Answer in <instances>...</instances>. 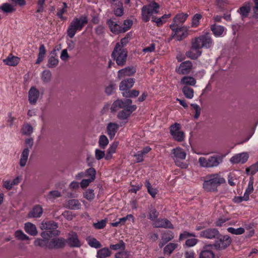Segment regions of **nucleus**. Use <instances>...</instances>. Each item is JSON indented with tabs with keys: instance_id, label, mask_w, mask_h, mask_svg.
<instances>
[{
	"instance_id": "1",
	"label": "nucleus",
	"mask_w": 258,
	"mask_h": 258,
	"mask_svg": "<svg viewBox=\"0 0 258 258\" xmlns=\"http://www.w3.org/2000/svg\"><path fill=\"white\" fill-rule=\"evenodd\" d=\"M212 43L213 40L210 33L206 32L205 34L191 40V49L199 50L202 48H209L212 46Z\"/></svg>"
},
{
	"instance_id": "2",
	"label": "nucleus",
	"mask_w": 258,
	"mask_h": 258,
	"mask_svg": "<svg viewBox=\"0 0 258 258\" xmlns=\"http://www.w3.org/2000/svg\"><path fill=\"white\" fill-rule=\"evenodd\" d=\"M207 179L203 183V187L208 191H216L217 186L225 182L224 178L217 174L210 175Z\"/></svg>"
},
{
	"instance_id": "3",
	"label": "nucleus",
	"mask_w": 258,
	"mask_h": 258,
	"mask_svg": "<svg viewBox=\"0 0 258 258\" xmlns=\"http://www.w3.org/2000/svg\"><path fill=\"white\" fill-rule=\"evenodd\" d=\"M88 23L86 17L81 16L79 18H75L71 22L67 30L68 36L72 38L77 31H80Z\"/></svg>"
},
{
	"instance_id": "4",
	"label": "nucleus",
	"mask_w": 258,
	"mask_h": 258,
	"mask_svg": "<svg viewBox=\"0 0 258 258\" xmlns=\"http://www.w3.org/2000/svg\"><path fill=\"white\" fill-rule=\"evenodd\" d=\"M127 51L126 49L119 48V44H116L111 53V57L113 60L119 67L124 66L126 62Z\"/></svg>"
},
{
	"instance_id": "5",
	"label": "nucleus",
	"mask_w": 258,
	"mask_h": 258,
	"mask_svg": "<svg viewBox=\"0 0 258 258\" xmlns=\"http://www.w3.org/2000/svg\"><path fill=\"white\" fill-rule=\"evenodd\" d=\"M160 8L159 5L153 1L149 5H144L142 8V18L145 22H148L151 16L153 14H157L158 9Z\"/></svg>"
},
{
	"instance_id": "6",
	"label": "nucleus",
	"mask_w": 258,
	"mask_h": 258,
	"mask_svg": "<svg viewBox=\"0 0 258 258\" xmlns=\"http://www.w3.org/2000/svg\"><path fill=\"white\" fill-rule=\"evenodd\" d=\"M217 239L213 244H210L212 247H214L216 250L220 251L226 249L231 244L232 239L228 235H222L220 233V236L216 237Z\"/></svg>"
},
{
	"instance_id": "7",
	"label": "nucleus",
	"mask_w": 258,
	"mask_h": 258,
	"mask_svg": "<svg viewBox=\"0 0 258 258\" xmlns=\"http://www.w3.org/2000/svg\"><path fill=\"white\" fill-rule=\"evenodd\" d=\"M34 144L33 139L32 138L26 139L25 141L26 148L23 150L20 160L19 164L21 167H24L26 165L28 155L29 154V150L33 147Z\"/></svg>"
},
{
	"instance_id": "8",
	"label": "nucleus",
	"mask_w": 258,
	"mask_h": 258,
	"mask_svg": "<svg viewBox=\"0 0 258 258\" xmlns=\"http://www.w3.org/2000/svg\"><path fill=\"white\" fill-rule=\"evenodd\" d=\"M181 125L178 123H175L172 124L170 127V133L174 140L181 142L184 140V133L180 131Z\"/></svg>"
},
{
	"instance_id": "9",
	"label": "nucleus",
	"mask_w": 258,
	"mask_h": 258,
	"mask_svg": "<svg viewBox=\"0 0 258 258\" xmlns=\"http://www.w3.org/2000/svg\"><path fill=\"white\" fill-rule=\"evenodd\" d=\"M220 236V232L215 228H209L202 230L199 233V236L206 239H215Z\"/></svg>"
},
{
	"instance_id": "10",
	"label": "nucleus",
	"mask_w": 258,
	"mask_h": 258,
	"mask_svg": "<svg viewBox=\"0 0 258 258\" xmlns=\"http://www.w3.org/2000/svg\"><path fill=\"white\" fill-rule=\"evenodd\" d=\"M137 108L136 105H129L125 108H123V110L119 111L117 117L120 120H126L132 112L136 110Z\"/></svg>"
},
{
	"instance_id": "11",
	"label": "nucleus",
	"mask_w": 258,
	"mask_h": 258,
	"mask_svg": "<svg viewBox=\"0 0 258 258\" xmlns=\"http://www.w3.org/2000/svg\"><path fill=\"white\" fill-rule=\"evenodd\" d=\"M66 245V240L63 238H54L49 240L47 248L49 249H61Z\"/></svg>"
},
{
	"instance_id": "12",
	"label": "nucleus",
	"mask_w": 258,
	"mask_h": 258,
	"mask_svg": "<svg viewBox=\"0 0 258 258\" xmlns=\"http://www.w3.org/2000/svg\"><path fill=\"white\" fill-rule=\"evenodd\" d=\"M132 104V100L128 98L124 99L123 100H117L115 101L111 107V112H115L117 111L120 108H125V107L128 106L129 105H131Z\"/></svg>"
},
{
	"instance_id": "13",
	"label": "nucleus",
	"mask_w": 258,
	"mask_h": 258,
	"mask_svg": "<svg viewBox=\"0 0 258 258\" xmlns=\"http://www.w3.org/2000/svg\"><path fill=\"white\" fill-rule=\"evenodd\" d=\"M192 68V63L190 61H185L180 63L176 72L179 75H187L189 74Z\"/></svg>"
},
{
	"instance_id": "14",
	"label": "nucleus",
	"mask_w": 258,
	"mask_h": 258,
	"mask_svg": "<svg viewBox=\"0 0 258 258\" xmlns=\"http://www.w3.org/2000/svg\"><path fill=\"white\" fill-rule=\"evenodd\" d=\"M211 244L205 245L200 252L199 258H215V254L212 250Z\"/></svg>"
},
{
	"instance_id": "15",
	"label": "nucleus",
	"mask_w": 258,
	"mask_h": 258,
	"mask_svg": "<svg viewBox=\"0 0 258 258\" xmlns=\"http://www.w3.org/2000/svg\"><path fill=\"white\" fill-rule=\"evenodd\" d=\"M40 93L35 87H31L28 92V100L32 105H35L39 97Z\"/></svg>"
},
{
	"instance_id": "16",
	"label": "nucleus",
	"mask_w": 258,
	"mask_h": 258,
	"mask_svg": "<svg viewBox=\"0 0 258 258\" xmlns=\"http://www.w3.org/2000/svg\"><path fill=\"white\" fill-rule=\"evenodd\" d=\"M171 157L175 161L184 160L186 157V154L185 151L180 147H177L172 150Z\"/></svg>"
},
{
	"instance_id": "17",
	"label": "nucleus",
	"mask_w": 258,
	"mask_h": 258,
	"mask_svg": "<svg viewBox=\"0 0 258 258\" xmlns=\"http://www.w3.org/2000/svg\"><path fill=\"white\" fill-rule=\"evenodd\" d=\"M249 157L248 154L246 152H243L235 155L231 158L230 161L233 164L239 163H244L247 161Z\"/></svg>"
},
{
	"instance_id": "18",
	"label": "nucleus",
	"mask_w": 258,
	"mask_h": 258,
	"mask_svg": "<svg viewBox=\"0 0 258 258\" xmlns=\"http://www.w3.org/2000/svg\"><path fill=\"white\" fill-rule=\"evenodd\" d=\"M66 242L70 247H80V242L78 239V235L76 232H72L69 234V236Z\"/></svg>"
},
{
	"instance_id": "19",
	"label": "nucleus",
	"mask_w": 258,
	"mask_h": 258,
	"mask_svg": "<svg viewBox=\"0 0 258 258\" xmlns=\"http://www.w3.org/2000/svg\"><path fill=\"white\" fill-rule=\"evenodd\" d=\"M135 79L133 78H127L123 80L119 84V90L124 91L130 89L134 86Z\"/></svg>"
},
{
	"instance_id": "20",
	"label": "nucleus",
	"mask_w": 258,
	"mask_h": 258,
	"mask_svg": "<svg viewBox=\"0 0 258 258\" xmlns=\"http://www.w3.org/2000/svg\"><path fill=\"white\" fill-rule=\"evenodd\" d=\"M136 72V68L134 67H127L121 69L118 72V78L120 79L125 76H131Z\"/></svg>"
},
{
	"instance_id": "21",
	"label": "nucleus",
	"mask_w": 258,
	"mask_h": 258,
	"mask_svg": "<svg viewBox=\"0 0 258 258\" xmlns=\"http://www.w3.org/2000/svg\"><path fill=\"white\" fill-rule=\"evenodd\" d=\"M154 226L157 228L173 229V226L169 220L167 219H158L155 223Z\"/></svg>"
},
{
	"instance_id": "22",
	"label": "nucleus",
	"mask_w": 258,
	"mask_h": 258,
	"mask_svg": "<svg viewBox=\"0 0 258 258\" xmlns=\"http://www.w3.org/2000/svg\"><path fill=\"white\" fill-rule=\"evenodd\" d=\"M43 213V209L40 205H35L27 215L28 218H39Z\"/></svg>"
},
{
	"instance_id": "23",
	"label": "nucleus",
	"mask_w": 258,
	"mask_h": 258,
	"mask_svg": "<svg viewBox=\"0 0 258 258\" xmlns=\"http://www.w3.org/2000/svg\"><path fill=\"white\" fill-rule=\"evenodd\" d=\"M119 128V125L116 123L110 122L107 126V132L110 139H112Z\"/></svg>"
},
{
	"instance_id": "24",
	"label": "nucleus",
	"mask_w": 258,
	"mask_h": 258,
	"mask_svg": "<svg viewBox=\"0 0 258 258\" xmlns=\"http://www.w3.org/2000/svg\"><path fill=\"white\" fill-rule=\"evenodd\" d=\"M196 80L191 76H184L180 80V84L184 86H194L196 84Z\"/></svg>"
},
{
	"instance_id": "25",
	"label": "nucleus",
	"mask_w": 258,
	"mask_h": 258,
	"mask_svg": "<svg viewBox=\"0 0 258 258\" xmlns=\"http://www.w3.org/2000/svg\"><path fill=\"white\" fill-rule=\"evenodd\" d=\"M209 168L217 166L222 162V158L218 156H211L208 159Z\"/></svg>"
},
{
	"instance_id": "26",
	"label": "nucleus",
	"mask_w": 258,
	"mask_h": 258,
	"mask_svg": "<svg viewBox=\"0 0 258 258\" xmlns=\"http://www.w3.org/2000/svg\"><path fill=\"white\" fill-rule=\"evenodd\" d=\"M57 227V223L53 221L43 222L40 226L41 229L46 230H54Z\"/></svg>"
},
{
	"instance_id": "27",
	"label": "nucleus",
	"mask_w": 258,
	"mask_h": 258,
	"mask_svg": "<svg viewBox=\"0 0 258 258\" xmlns=\"http://www.w3.org/2000/svg\"><path fill=\"white\" fill-rule=\"evenodd\" d=\"M25 230L29 234L35 236L37 234L35 225L31 223L28 222L25 224Z\"/></svg>"
},
{
	"instance_id": "28",
	"label": "nucleus",
	"mask_w": 258,
	"mask_h": 258,
	"mask_svg": "<svg viewBox=\"0 0 258 258\" xmlns=\"http://www.w3.org/2000/svg\"><path fill=\"white\" fill-rule=\"evenodd\" d=\"M188 14L180 13L176 15V16L173 19V22H175V24L180 26V24H183L187 18L188 17Z\"/></svg>"
},
{
	"instance_id": "29",
	"label": "nucleus",
	"mask_w": 258,
	"mask_h": 258,
	"mask_svg": "<svg viewBox=\"0 0 258 258\" xmlns=\"http://www.w3.org/2000/svg\"><path fill=\"white\" fill-rule=\"evenodd\" d=\"M211 30L215 36H220L223 34L224 28L222 26L213 24L211 26Z\"/></svg>"
},
{
	"instance_id": "30",
	"label": "nucleus",
	"mask_w": 258,
	"mask_h": 258,
	"mask_svg": "<svg viewBox=\"0 0 258 258\" xmlns=\"http://www.w3.org/2000/svg\"><path fill=\"white\" fill-rule=\"evenodd\" d=\"M182 92L184 96L187 99H192L194 95V90L188 86H183L182 88Z\"/></svg>"
},
{
	"instance_id": "31",
	"label": "nucleus",
	"mask_w": 258,
	"mask_h": 258,
	"mask_svg": "<svg viewBox=\"0 0 258 258\" xmlns=\"http://www.w3.org/2000/svg\"><path fill=\"white\" fill-rule=\"evenodd\" d=\"M110 250L107 247L99 249L97 253V258H106L111 255Z\"/></svg>"
},
{
	"instance_id": "32",
	"label": "nucleus",
	"mask_w": 258,
	"mask_h": 258,
	"mask_svg": "<svg viewBox=\"0 0 258 258\" xmlns=\"http://www.w3.org/2000/svg\"><path fill=\"white\" fill-rule=\"evenodd\" d=\"M250 11V7L249 4H246L240 7L238 10V12L241 15L242 18L243 19L248 16Z\"/></svg>"
},
{
	"instance_id": "33",
	"label": "nucleus",
	"mask_w": 258,
	"mask_h": 258,
	"mask_svg": "<svg viewBox=\"0 0 258 258\" xmlns=\"http://www.w3.org/2000/svg\"><path fill=\"white\" fill-rule=\"evenodd\" d=\"M122 96L125 98H136L139 96L140 92L136 90H127L122 92Z\"/></svg>"
},
{
	"instance_id": "34",
	"label": "nucleus",
	"mask_w": 258,
	"mask_h": 258,
	"mask_svg": "<svg viewBox=\"0 0 258 258\" xmlns=\"http://www.w3.org/2000/svg\"><path fill=\"white\" fill-rule=\"evenodd\" d=\"M67 207L69 209L72 210L80 209L81 208V204L77 200H70L68 201Z\"/></svg>"
},
{
	"instance_id": "35",
	"label": "nucleus",
	"mask_w": 258,
	"mask_h": 258,
	"mask_svg": "<svg viewBox=\"0 0 258 258\" xmlns=\"http://www.w3.org/2000/svg\"><path fill=\"white\" fill-rule=\"evenodd\" d=\"M46 54V50L43 44H41L39 47V53L38 55V58L36 61V64H39L41 62L45 57Z\"/></svg>"
},
{
	"instance_id": "36",
	"label": "nucleus",
	"mask_w": 258,
	"mask_h": 258,
	"mask_svg": "<svg viewBox=\"0 0 258 258\" xmlns=\"http://www.w3.org/2000/svg\"><path fill=\"white\" fill-rule=\"evenodd\" d=\"M202 53V51L198 50H194L191 49V47L190 48V49L187 51L186 52V55L191 59H197L199 56L201 55Z\"/></svg>"
},
{
	"instance_id": "37",
	"label": "nucleus",
	"mask_w": 258,
	"mask_h": 258,
	"mask_svg": "<svg viewBox=\"0 0 258 258\" xmlns=\"http://www.w3.org/2000/svg\"><path fill=\"white\" fill-rule=\"evenodd\" d=\"M4 61L7 65L10 66H16L19 61V58L16 56H8L6 59L4 60Z\"/></svg>"
},
{
	"instance_id": "38",
	"label": "nucleus",
	"mask_w": 258,
	"mask_h": 258,
	"mask_svg": "<svg viewBox=\"0 0 258 258\" xmlns=\"http://www.w3.org/2000/svg\"><path fill=\"white\" fill-rule=\"evenodd\" d=\"M0 10L6 13H11L16 11V9L12 5L7 3L0 6Z\"/></svg>"
},
{
	"instance_id": "39",
	"label": "nucleus",
	"mask_w": 258,
	"mask_h": 258,
	"mask_svg": "<svg viewBox=\"0 0 258 258\" xmlns=\"http://www.w3.org/2000/svg\"><path fill=\"white\" fill-rule=\"evenodd\" d=\"M52 74L49 70H45L42 73L41 79L43 82H49L51 79Z\"/></svg>"
},
{
	"instance_id": "40",
	"label": "nucleus",
	"mask_w": 258,
	"mask_h": 258,
	"mask_svg": "<svg viewBox=\"0 0 258 258\" xmlns=\"http://www.w3.org/2000/svg\"><path fill=\"white\" fill-rule=\"evenodd\" d=\"M99 146L100 148L104 149L109 143L108 138L105 135H101L99 139Z\"/></svg>"
},
{
	"instance_id": "41",
	"label": "nucleus",
	"mask_w": 258,
	"mask_h": 258,
	"mask_svg": "<svg viewBox=\"0 0 258 258\" xmlns=\"http://www.w3.org/2000/svg\"><path fill=\"white\" fill-rule=\"evenodd\" d=\"M33 132V128L30 124H24L22 128V132L23 135L30 136Z\"/></svg>"
},
{
	"instance_id": "42",
	"label": "nucleus",
	"mask_w": 258,
	"mask_h": 258,
	"mask_svg": "<svg viewBox=\"0 0 258 258\" xmlns=\"http://www.w3.org/2000/svg\"><path fill=\"white\" fill-rule=\"evenodd\" d=\"M175 26H179V25L175 24V22L170 25V28L173 31V33L171 35V38H173L180 31L184 30V27L175 28Z\"/></svg>"
},
{
	"instance_id": "43",
	"label": "nucleus",
	"mask_w": 258,
	"mask_h": 258,
	"mask_svg": "<svg viewBox=\"0 0 258 258\" xmlns=\"http://www.w3.org/2000/svg\"><path fill=\"white\" fill-rule=\"evenodd\" d=\"M177 244L174 243H169L164 248V252L170 255L177 247Z\"/></svg>"
},
{
	"instance_id": "44",
	"label": "nucleus",
	"mask_w": 258,
	"mask_h": 258,
	"mask_svg": "<svg viewBox=\"0 0 258 258\" xmlns=\"http://www.w3.org/2000/svg\"><path fill=\"white\" fill-rule=\"evenodd\" d=\"M86 176H89L91 181H94L96 178V171L94 168H90L86 170Z\"/></svg>"
},
{
	"instance_id": "45",
	"label": "nucleus",
	"mask_w": 258,
	"mask_h": 258,
	"mask_svg": "<svg viewBox=\"0 0 258 258\" xmlns=\"http://www.w3.org/2000/svg\"><path fill=\"white\" fill-rule=\"evenodd\" d=\"M49 243V240L43 239L41 238H37L34 244L35 246H39L41 247H46L47 248V244Z\"/></svg>"
},
{
	"instance_id": "46",
	"label": "nucleus",
	"mask_w": 258,
	"mask_h": 258,
	"mask_svg": "<svg viewBox=\"0 0 258 258\" xmlns=\"http://www.w3.org/2000/svg\"><path fill=\"white\" fill-rule=\"evenodd\" d=\"M258 171V161L246 169L247 174L253 175Z\"/></svg>"
},
{
	"instance_id": "47",
	"label": "nucleus",
	"mask_w": 258,
	"mask_h": 258,
	"mask_svg": "<svg viewBox=\"0 0 258 258\" xmlns=\"http://www.w3.org/2000/svg\"><path fill=\"white\" fill-rule=\"evenodd\" d=\"M187 35V29L186 27H184V30L180 31L174 38H176L177 41H181L186 38Z\"/></svg>"
},
{
	"instance_id": "48",
	"label": "nucleus",
	"mask_w": 258,
	"mask_h": 258,
	"mask_svg": "<svg viewBox=\"0 0 258 258\" xmlns=\"http://www.w3.org/2000/svg\"><path fill=\"white\" fill-rule=\"evenodd\" d=\"M146 186L147 188L148 192L153 198H154L157 193V189L154 188L152 187V185L149 180L146 181Z\"/></svg>"
},
{
	"instance_id": "49",
	"label": "nucleus",
	"mask_w": 258,
	"mask_h": 258,
	"mask_svg": "<svg viewBox=\"0 0 258 258\" xmlns=\"http://www.w3.org/2000/svg\"><path fill=\"white\" fill-rule=\"evenodd\" d=\"M58 63V59L55 58L54 56H51L49 57L48 59L47 67L49 68L55 67Z\"/></svg>"
},
{
	"instance_id": "50",
	"label": "nucleus",
	"mask_w": 258,
	"mask_h": 258,
	"mask_svg": "<svg viewBox=\"0 0 258 258\" xmlns=\"http://www.w3.org/2000/svg\"><path fill=\"white\" fill-rule=\"evenodd\" d=\"M131 34L130 33L127 34L124 37L122 38L119 42L116 44H119V48L124 49V46L128 42L131 38Z\"/></svg>"
},
{
	"instance_id": "51",
	"label": "nucleus",
	"mask_w": 258,
	"mask_h": 258,
	"mask_svg": "<svg viewBox=\"0 0 258 258\" xmlns=\"http://www.w3.org/2000/svg\"><path fill=\"white\" fill-rule=\"evenodd\" d=\"M227 231L229 232H230L233 234H235V235L242 234L245 231L244 229L242 227H240L237 229H235L233 227H229L227 229Z\"/></svg>"
},
{
	"instance_id": "52",
	"label": "nucleus",
	"mask_w": 258,
	"mask_h": 258,
	"mask_svg": "<svg viewBox=\"0 0 258 258\" xmlns=\"http://www.w3.org/2000/svg\"><path fill=\"white\" fill-rule=\"evenodd\" d=\"M15 236L18 239L21 240H28L29 239V237L21 230H17L15 232Z\"/></svg>"
},
{
	"instance_id": "53",
	"label": "nucleus",
	"mask_w": 258,
	"mask_h": 258,
	"mask_svg": "<svg viewBox=\"0 0 258 258\" xmlns=\"http://www.w3.org/2000/svg\"><path fill=\"white\" fill-rule=\"evenodd\" d=\"M61 196V193L58 190L50 191L47 195V198L50 200L59 198Z\"/></svg>"
},
{
	"instance_id": "54",
	"label": "nucleus",
	"mask_w": 258,
	"mask_h": 258,
	"mask_svg": "<svg viewBox=\"0 0 258 258\" xmlns=\"http://www.w3.org/2000/svg\"><path fill=\"white\" fill-rule=\"evenodd\" d=\"M110 248L113 250L124 249L125 248V243L122 240H120L119 243L115 244H111Z\"/></svg>"
},
{
	"instance_id": "55",
	"label": "nucleus",
	"mask_w": 258,
	"mask_h": 258,
	"mask_svg": "<svg viewBox=\"0 0 258 258\" xmlns=\"http://www.w3.org/2000/svg\"><path fill=\"white\" fill-rule=\"evenodd\" d=\"M202 16L200 14H195L192 19V27H197L199 25V20L202 18Z\"/></svg>"
},
{
	"instance_id": "56",
	"label": "nucleus",
	"mask_w": 258,
	"mask_h": 258,
	"mask_svg": "<svg viewBox=\"0 0 258 258\" xmlns=\"http://www.w3.org/2000/svg\"><path fill=\"white\" fill-rule=\"evenodd\" d=\"M89 245L92 247L98 248L101 247V244L96 239L92 238L88 242Z\"/></svg>"
},
{
	"instance_id": "57",
	"label": "nucleus",
	"mask_w": 258,
	"mask_h": 258,
	"mask_svg": "<svg viewBox=\"0 0 258 258\" xmlns=\"http://www.w3.org/2000/svg\"><path fill=\"white\" fill-rule=\"evenodd\" d=\"M118 6L119 7V8L114 9V13L116 16L120 17L122 16L123 14V8L122 6V3L119 2L118 3Z\"/></svg>"
},
{
	"instance_id": "58",
	"label": "nucleus",
	"mask_w": 258,
	"mask_h": 258,
	"mask_svg": "<svg viewBox=\"0 0 258 258\" xmlns=\"http://www.w3.org/2000/svg\"><path fill=\"white\" fill-rule=\"evenodd\" d=\"M190 106L191 107H192L195 110V114L194 115V118L195 119H198L201 114V107L198 105H197L196 104H193V103H191L190 104Z\"/></svg>"
},
{
	"instance_id": "59",
	"label": "nucleus",
	"mask_w": 258,
	"mask_h": 258,
	"mask_svg": "<svg viewBox=\"0 0 258 258\" xmlns=\"http://www.w3.org/2000/svg\"><path fill=\"white\" fill-rule=\"evenodd\" d=\"M84 197L88 200H92L95 197L94 190L93 189H88L84 194Z\"/></svg>"
},
{
	"instance_id": "60",
	"label": "nucleus",
	"mask_w": 258,
	"mask_h": 258,
	"mask_svg": "<svg viewBox=\"0 0 258 258\" xmlns=\"http://www.w3.org/2000/svg\"><path fill=\"white\" fill-rule=\"evenodd\" d=\"M253 191V186H251L250 185H248V187H247L246 191L244 194L243 198L245 199V201H248L249 199V195Z\"/></svg>"
},
{
	"instance_id": "61",
	"label": "nucleus",
	"mask_w": 258,
	"mask_h": 258,
	"mask_svg": "<svg viewBox=\"0 0 258 258\" xmlns=\"http://www.w3.org/2000/svg\"><path fill=\"white\" fill-rule=\"evenodd\" d=\"M159 213L154 208L151 209L149 213V219L151 220H155L158 216Z\"/></svg>"
},
{
	"instance_id": "62",
	"label": "nucleus",
	"mask_w": 258,
	"mask_h": 258,
	"mask_svg": "<svg viewBox=\"0 0 258 258\" xmlns=\"http://www.w3.org/2000/svg\"><path fill=\"white\" fill-rule=\"evenodd\" d=\"M106 224V220L103 219V220H101L99 222L94 223L93 226L95 227V228H96L97 229H100L103 228L105 226Z\"/></svg>"
},
{
	"instance_id": "63",
	"label": "nucleus",
	"mask_w": 258,
	"mask_h": 258,
	"mask_svg": "<svg viewBox=\"0 0 258 258\" xmlns=\"http://www.w3.org/2000/svg\"><path fill=\"white\" fill-rule=\"evenodd\" d=\"M133 23L132 20H125L123 22V25L125 26L124 27H122V32H125L126 31H127L129 29L131 28L133 25Z\"/></svg>"
},
{
	"instance_id": "64",
	"label": "nucleus",
	"mask_w": 258,
	"mask_h": 258,
	"mask_svg": "<svg viewBox=\"0 0 258 258\" xmlns=\"http://www.w3.org/2000/svg\"><path fill=\"white\" fill-rule=\"evenodd\" d=\"M105 151H101L99 149L95 150V158L97 160H99L105 157Z\"/></svg>"
}]
</instances>
